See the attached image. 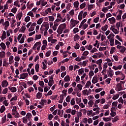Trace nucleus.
I'll return each instance as SVG.
<instances>
[{
  "label": "nucleus",
  "instance_id": "nucleus-1",
  "mask_svg": "<svg viewBox=\"0 0 126 126\" xmlns=\"http://www.w3.org/2000/svg\"><path fill=\"white\" fill-rule=\"evenodd\" d=\"M79 22V21H77L72 19L71 20V25H70L71 28H73V27H74L76 25H77Z\"/></svg>",
  "mask_w": 126,
  "mask_h": 126
},
{
  "label": "nucleus",
  "instance_id": "nucleus-2",
  "mask_svg": "<svg viewBox=\"0 0 126 126\" xmlns=\"http://www.w3.org/2000/svg\"><path fill=\"white\" fill-rule=\"evenodd\" d=\"M28 76V73H23L20 75V77L19 79H25L26 77Z\"/></svg>",
  "mask_w": 126,
  "mask_h": 126
},
{
  "label": "nucleus",
  "instance_id": "nucleus-3",
  "mask_svg": "<svg viewBox=\"0 0 126 126\" xmlns=\"http://www.w3.org/2000/svg\"><path fill=\"white\" fill-rule=\"evenodd\" d=\"M92 82V83H93L94 84H95V83H97V82H98V77H97V75H94Z\"/></svg>",
  "mask_w": 126,
  "mask_h": 126
},
{
  "label": "nucleus",
  "instance_id": "nucleus-4",
  "mask_svg": "<svg viewBox=\"0 0 126 126\" xmlns=\"http://www.w3.org/2000/svg\"><path fill=\"white\" fill-rule=\"evenodd\" d=\"M8 86V82L6 80H3L1 83L2 87H7Z\"/></svg>",
  "mask_w": 126,
  "mask_h": 126
},
{
  "label": "nucleus",
  "instance_id": "nucleus-5",
  "mask_svg": "<svg viewBox=\"0 0 126 126\" xmlns=\"http://www.w3.org/2000/svg\"><path fill=\"white\" fill-rule=\"evenodd\" d=\"M9 90H10L11 92H12L13 93H14V92H16L17 91V89H16L15 87H12L11 88L8 87V88Z\"/></svg>",
  "mask_w": 126,
  "mask_h": 126
},
{
  "label": "nucleus",
  "instance_id": "nucleus-6",
  "mask_svg": "<svg viewBox=\"0 0 126 126\" xmlns=\"http://www.w3.org/2000/svg\"><path fill=\"white\" fill-rule=\"evenodd\" d=\"M107 75L108 77H110L112 78L114 76V71H107Z\"/></svg>",
  "mask_w": 126,
  "mask_h": 126
},
{
  "label": "nucleus",
  "instance_id": "nucleus-7",
  "mask_svg": "<svg viewBox=\"0 0 126 126\" xmlns=\"http://www.w3.org/2000/svg\"><path fill=\"white\" fill-rule=\"evenodd\" d=\"M117 89H116V91L119 92V91H121V90H123V88H122V85H121V83H118L117 85Z\"/></svg>",
  "mask_w": 126,
  "mask_h": 126
},
{
  "label": "nucleus",
  "instance_id": "nucleus-8",
  "mask_svg": "<svg viewBox=\"0 0 126 126\" xmlns=\"http://www.w3.org/2000/svg\"><path fill=\"white\" fill-rule=\"evenodd\" d=\"M1 39L2 41H3L4 39H6V32L5 31H3L2 34V37H1Z\"/></svg>",
  "mask_w": 126,
  "mask_h": 126
},
{
  "label": "nucleus",
  "instance_id": "nucleus-9",
  "mask_svg": "<svg viewBox=\"0 0 126 126\" xmlns=\"http://www.w3.org/2000/svg\"><path fill=\"white\" fill-rule=\"evenodd\" d=\"M109 42L110 43V46L113 47L114 45H115V39H114V37H111V39L109 40Z\"/></svg>",
  "mask_w": 126,
  "mask_h": 126
},
{
  "label": "nucleus",
  "instance_id": "nucleus-10",
  "mask_svg": "<svg viewBox=\"0 0 126 126\" xmlns=\"http://www.w3.org/2000/svg\"><path fill=\"white\" fill-rule=\"evenodd\" d=\"M45 13L44 14L43 16H45V15L48 14L49 12V13H52V9L51 8H48L47 9L45 10Z\"/></svg>",
  "mask_w": 126,
  "mask_h": 126
},
{
  "label": "nucleus",
  "instance_id": "nucleus-11",
  "mask_svg": "<svg viewBox=\"0 0 126 126\" xmlns=\"http://www.w3.org/2000/svg\"><path fill=\"white\" fill-rule=\"evenodd\" d=\"M25 30H26V27H25V26H22L19 30V32H21V33H24Z\"/></svg>",
  "mask_w": 126,
  "mask_h": 126
},
{
  "label": "nucleus",
  "instance_id": "nucleus-12",
  "mask_svg": "<svg viewBox=\"0 0 126 126\" xmlns=\"http://www.w3.org/2000/svg\"><path fill=\"white\" fill-rule=\"evenodd\" d=\"M27 119H28L29 121H31V118H32V114L31 113H28L26 115Z\"/></svg>",
  "mask_w": 126,
  "mask_h": 126
},
{
  "label": "nucleus",
  "instance_id": "nucleus-13",
  "mask_svg": "<svg viewBox=\"0 0 126 126\" xmlns=\"http://www.w3.org/2000/svg\"><path fill=\"white\" fill-rule=\"evenodd\" d=\"M0 46L4 51H5V49H6V46H5V44H4V43L1 42L0 44Z\"/></svg>",
  "mask_w": 126,
  "mask_h": 126
},
{
  "label": "nucleus",
  "instance_id": "nucleus-14",
  "mask_svg": "<svg viewBox=\"0 0 126 126\" xmlns=\"http://www.w3.org/2000/svg\"><path fill=\"white\" fill-rule=\"evenodd\" d=\"M42 96L43 94L42 93L38 92L36 94V98H37V99H41Z\"/></svg>",
  "mask_w": 126,
  "mask_h": 126
},
{
  "label": "nucleus",
  "instance_id": "nucleus-15",
  "mask_svg": "<svg viewBox=\"0 0 126 126\" xmlns=\"http://www.w3.org/2000/svg\"><path fill=\"white\" fill-rule=\"evenodd\" d=\"M5 57V52L2 51L0 52V59H2Z\"/></svg>",
  "mask_w": 126,
  "mask_h": 126
},
{
  "label": "nucleus",
  "instance_id": "nucleus-16",
  "mask_svg": "<svg viewBox=\"0 0 126 126\" xmlns=\"http://www.w3.org/2000/svg\"><path fill=\"white\" fill-rule=\"evenodd\" d=\"M55 83L54 80H49L48 85L50 87H52L53 86V84Z\"/></svg>",
  "mask_w": 126,
  "mask_h": 126
},
{
  "label": "nucleus",
  "instance_id": "nucleus-17",
  "mask_svg": "<svg viewBox=\"0 0 126 126\" xmlns=\"http://www.w3.org/2000/svg\"><path fill=\"white\" fill-rule=\"evenodd\" d=\"M108 20L109 21H110V22H112V23H116V19L114 17H112V18L108 19Z\"/></svg>",
  "mask_w": 126,
  "mask_h": 126
},
{
  "label": "nucleus",
  "instance_id": "nucleus-18",
  "mask_svg": "<svg viewBox=\"0 0 126 126\" xmlns=\"http://www.w3.org/2000/svg\"><path fill=\"white\" fill-rule=\"evenodd\" d=\"M66 27V24H65V23H64L60 25L59 28H61V29L63 30V29H65Z\"/></svg>",
  "mask_w": 126,
  "mask_h": 126
},
{
  "label": "nucleus",
  "instance_id": "nucleus-19",
  "mask_svg": "<svg viewBox=\"0 0 126 126\" xmlns=\"http://www.w3.org/2000/svg\"><path fill=\"white\" fill-rule=\"evenodd\" d=\"M43 26L44 27H46L47 28H49V23H48L47 22H44L42 24L41 27H43Z\"/></svg>",
  "mask_w": 126,
  "mask_h": 126
},
{
  "label": "nucleus",
  "instance_id": "nucleus-20",
  "mask_svg": "<svg viewBox=\"0 0 126 126\" xmlns=\"http://www.w3.org/2000/svg\"><path fill=\"white\" fill-rule=\"evenodd\" d=\"M64 81H65V82H67L68 81H70V78L69 77V75L66 76L64 78Z\"/></svg>",
  "mask_w": 126,
  "mask_h": 126
},
{
  "label": "nucleus",
  "instance_id": "nucleus-21",
  "mask_svg": "<svg viewBox=\"0 0 126 126\" xmlns=\"http://www.w3.org/2000/svg\"><path fill=\"white\" fill-rule=\"evenodd\" d=\"M126 48L125 46H122L121 49L120 50V52L122 54H124L125 52H126Z\"/></svg>",
  "mask_w": 126,
  "mask_h": 126
},
{
  "label": "nucleus",
  "instance_id": "nucleus-22",
  "mask_svg": "<svg viewBox=\"0 0 126 126\" xmlns=\"http://www.w3.org/2000/svg\"><path fill=\"white\" fill-rule=\"evenodd\" d=\"M87 20L86 19H84L81 23L80 26H79V28H81V27H82V26H83V24H84L85 23V22H86Z\"/></svg>",
  "mask_w": 126,
  "mask_h": 126
},
{
  "label": "nucleus",
  "instance_id": "nucleus-23",
  "mask_svg": "<svg viewBox=\"0 0 126 126\" xmlns=\"http://www.w3.org/2000/svg\"><path fill=\"white\" fill-rule=\"evenodd\" d=\"M80 38V36H79L78 34H76L74 36V41H75V42H76V40H79Z\"/></svg>",
  "mask_w": 126,
  "mask_h": 126
},
{
  "label": "nucleus",
  "instance_id": "nucleus-24",
  "mask_svg": "<svg viewBox=\"0 0 126 126\" xmlns=\"http://www.w3.org/2000/svg\"><path fill=\"white\" fill-rule=\"evenodd\" d=\"M6 122V115H4V117L2 118V125L4 124Z\"/></svg>",
  "mask_w": 126,
  "mask_h": 126
},
{
  "label": "nucleus",
  "instance_id": "nucleus-25",
  "mask_svg": "<svg viewBox=\"0 0 126 126\" xmlns=\"http://www.w3.org/2000/svg\"><path fill=\"white\" fill-rule=\"evenodd\" d=\"M24 36L25 37H26V35H25L24 34L23 35V36L22 37L20 41H19V43L20 44H23V42H24V40H25V38L24 37Z\"/></svg>",
  "mask_w": 126,
  "mask_h": 126
},
{
  "label": "nucleus",
  "instance_id": "nucleus-26",
  "mask_svg": "<svg viewBox=\"0 0 126 126\" xmlns=\"http://www.w3.org/2000/svg\"><path fill=\"white\" fill-rule=\"evenodd\" d=\"M108 25H105L104 27H101V30H102V31H106L107 29H108Z\"/></svg>",
  "mask_w": 126,
  "mask_h": 126
},
{
  "label": "nucleus",
  "instance_id": "nucleus-27",
  "mask_svg": "<svg viewBox=\"0 0 126 126\" xmlns=\"http://www.w3.org/2000/svg\"><path fill=\"white\" fill-rule=\"evenodd\" d=\"M82 93L84 95H87L88 96L89 95V92H88V90H85L82 91Z\"/></svg>",
  "mask_w": 126,
  "mask_h": 126
},
{
  "label": "nucleus",
  "instance_id": "nucleus-28",
  "mask_svg": "<svg viewBox=\"0 0 126 126\" xmlns=\"http://www.w3.org/2000/svg\"><path fill=\"white\" fill-rule=\"evenodd\" d=\"M79 6V2L78 1H75L74 2V6L75 8H77Z\"/></svg>",
  "mask_w": 126,
  "mask_h": 126
},
{
  "label": "nucleus",
  "instance_id": "nucleus-29",
  "mask_svg": "<svg viewBox=\"0 0 126 126\" xmlns=\"http://www.w3.org/2000/svg\"><path fill=\"white\" fill-rule=\"evenodd\" d=\"M4 111H5V107L4 105H2L0 108V112L1 113H2L3 112H4Z\"/></svg>",
  "mask_w": 126,
  "mask_h": 126
},
{
  "label": "nucleus",
  "instance_id": "nucleus-30",
  "mask_svg": "<svg viewBox=\"0 0 126 126\" xmlns=\"http://www.w3.org/2000/svg\"><path fill=\"white\" fill-rule=\"evenodd\" d=\"M17 111L16 110V106L15 107V109H13L12 110V115H13V116H15V114H16Z\"/></svg>",
  "mask_w": 126,
  "mask_h": 126
},
{
  "label": "nucleus",
  "instance_id": "nucleus-31",
  "mask_svg": "<svg viewBox=\"0 0 126 126\" xmlns=\"http://www.w3.org/2000/svg\"><path fill=\"white\" fill-rule=\"evenodd\" d=\"M83 72H84V69L81 68L79 69V71H78L79 75H81V74H82Z\"/></svg>",
  "mask_w": 126,
  "mask_h": 126
},
{
  "label": "nucleus",
  "instance_id": "nucleus-32",
  "mask_svg": "<svg viewBox=\"0 0 126 126\" xmlns=\"http://www.w3.org/2000/svg\"><path fill=\"white\" fill-rule=\"evenodd\" d=\"M41 37H42V35H41V34H36L35 35V37L34 38V40H39V39H41Z\"/></svg>",
  "mask_w": 126,
  "mask_h": 126
},
{
  "label": "nucleus",
  "instance_id": "nucleus-33",
  "mask_svg": "<svg viewBox=\"0 0 126 126\" xmlns=\"http://www.w3.org/2000/svg\"><path fill=\"white\" fill-rule=\"evenodd\" d=\"M103 121H104V122H110V121H111L112 119H111V118H106V117H103Z\"/></svg>",
  "mask_w": 126,
  "mask_h": 126
},
{
  "label": "nucleus",
  "instance_id": "nucleus-34",
  "mask_svg": "<svg viewBox=\"0 0 126 126\" xmlns=\"http://www.w3.org/2000/svg\"><path fill=\"white\" fill-rule=\"evenodd\" d=\"M21 17H22V13H19L16 16V18H18L19 20H20Z\"/></svg>",
  "mask_w": 126,
  "mask_h": 126
},
{
  "label": "nucleus",
  "instance_id": "nucleus-35",
  "mask_svg": "<svg viewBox=\"0 0 126 126\" xmlns=\"http://www.w3.org/2000/svg\"><path fill=\"white\" fill-rule=\"evenodd\" d=\"M85 6H86V3H85V2H84L80 5V8H81V9H83V8H84Z\"/></svg>",
  "mask_w": 126,
  "mask_h": 126
},
{
  "label": "nucleus",
  "instance_id": "nucleus-36",
  "mask_svg": "<svg viewBox=\"0 0 126 126\" xmlns=\"http://www.w3.org/2000/svg\"><path fill=\"white\" fill-rule=\"evenodd\" d=\"M12 61H13V56H11L9 58V62L10 63V64H11V63H13Z\"/></svg>",
  "mask_w": 126,
  "mask_h": 126
},
{
  "label": "nucleus",
  "instance_id": "nucleus-37",
  "mask_svg": "<svg viewBox=\"0 0 126 126\" xmlns=\"http://www.w3.org/2000/svg\"><path fill=\"white\" fill-rule=\"evenodd\" d=\"M63 30H62V29H60V28H58V30L57 31V33H59L60 35L63 33Z\"/></svg>",
  "mask_w": 126,
  "mask_h": 126
},
{
  "label": "nucleus",
  "instance_id": "nucleus-38",
  "mask_svg": "<svg viewBox=\"0 0 126 126\" xmlns=\"http://www.w3.org/2000/svg\"><path fill=\"white\" fill-rule=\"evenodd\" d=\"M77 87L78 88V90H80V91L82 90L83 86L81 84H78Z\"/></svg>",
  "mask_w": 126,
  "mask_h": 126
},
{
  "label": "nucleus",
  "instance_id": "nucleus-39",
  "mask_svg": "<svg viewBox=\"0 0 126 126\" xmlns=\"http://www.w3.org/2000/svg\"><path fill=\"white\" fill-rule=\"evenodd\" d=\"M70 104L71 105H72V106L75 105V99H74V98H72V99L71 100Z\"/></svg>",
  "mask_w": 126,
  "mask_h": 126
},
{
  "label": "nucleus",
  "instance_id": "nucleus-40",
  "mask_svg": "<svg viewBox=\"0 0 126 126\" xmlns=\"http://www.w3.org/2000/svg\"><path fill=\"white\" fill-rule=\"evenodd\" d=\"M4 25H5V27L8 28V26H9V22H8V21H6Z\"/></svg>",
  "mask_w": 126,
  "mask_h": 126
},
{
  "label": "nucleus",
  "instance_id": "nucleus-41",
  "mask_svg": "<svg viewBox=\"0 0 126 126\" xmlns=\"http://www.w3.org/2000/svg\"><path fill=\"white\" fill-rule=\"evenodd\" d=\"M42 22H43V18H40L37 21V23L39 25H41L42 24Z\"/></svg>",
  "mask_w": 126,
  "mask_h": 126
},
{
  "label": "nucleus",
  "instance_id": "nucleus-42",
  "mask_svg": "<svg viewBox=\"0 0 126 126\" xmlns=\"http://www.w3.org/2000/svg\"><path fill=\"white\" fill-rule=\"evenodd\" d=\"M112 32H113L114 34H119V31H118V30H117V29H115V28H113Z\"/></svg>",
  "mask_w": 126,
  "mask_h": 126
},
{
  "label": "nucleus",
  "instance_id": "nucleus-43",
  "mask_svg": "<svg viewBox=\"0 0 126 126\" xmlns=\"http://www.w3.org/2000/svg\"><path fill=\"white\" fill-rule=\"evenodd\" d=\"M8 66V63H6V60H4L3 62V66Z\"/></svg>",
  "mask_w": 126,
  "mask_h": 126
},
{
  "label": "nucleus",
  "instance_id": "nucleus-44",
  "mask_svg": "<svg viewBox=\"0 0 126 126\" xmlns=\"http://www.w3.org/2000/svg\"><path fill=\"white\" fill-rule=\"evenodd\" d=\"M93 7H94V4H90L88 6V10L90 11L92 9V8H93Z\"/></svg>",
  "mask_w": 126,
  "mask_h": 126
},
{
  "label": "nucleus",
  "instance_id": "nucleus-45",
  "mask_svg": "<svg viewBox=\"0 0 126 126\" xmlns=\"http://www.w3.org/2000/svg\"><path fill=\"white\" fill-rule=\"evenodd\" d=\"M17 101V96H15L13 97H12L11 99L10 100V102H13V101Z\"/></svg>",
  "mask_w": 126,
  "mask_h": 126
},
{
  "label": "nucleus",
  "instance_id": "nucleus-46",
  "mask_svg": "<svg viewBox=\"0 0 126 126\" xmlns=\"http://www.w3.org/2000/svg\"><path fill=\"white\" fill-rule=\"evenodd\" d=\"M90 85H91V82L89 81L86 84L85 87H88V88H89V86H90Z\"/></svg>",
  "mask_w": 126,
  "mask_h": 126
},
{
  "label": "nucleus",
  "instance_id": "nucleus-47",
  "mask_svg": "<svg viewBox=\"0 0 126 126\" xmlns=\"http://www.w3.org/2000/svg\"><path fill=\"white\" fill-rule=\"evenodd\" d=\"M119 96H120V94H117L116 95H114L112 97V99L113 100H117V99H118V98H119Z\"/></svg>",
  "mask_w": 126,
  "mask_h": 126
},
{
  "label": "nucleus",
  "instance_id": "nucleus-48",
  "mask_svg": "<svg viewBox=\"0 0 126 126\" xmlns=\"http://www.w3.org/2000/svg\"><path fill=\"white\" fill-rule=\"evenodd\" d=\"M11 12H13V13H16V11H17V8L15 7L14 8L11 9Z\"/></svg>",
  "mask_w": 126,
  "mask_h": 126
},
{
  "label": "nucleus",
  "instance_id": "nucleus-49",
  "mask_svg": "<svg viewBox=\"0 0 126 126\" xmlns=\"http://www.w3.org/2000/svg\"><path fill=\"white\" fill-rule=\"evenodd\" d=\"M39 64L37 63L36 64H35V68L36 72H38L39 71Z\"/></svg>",
  "mask_w": 126,
  "mask_h": 126
},
{
  "label": "nucleus",
  "instance_id": "nucleus-50",
  "mask_svg": "<svg viewBox=\"0 0 126 126\" xmlns=\"http://www.w3.org/2000/svg\"><path fill=\"white\" fill-rule=\"evenodd\" d=\"M39 85L42 87V88H44V86H45V85L44 84V82L43 81H39Z\"/></svg>",
  "mask_w": 126,
  "mask_h": 126
},
{
  "label": "nucleus",
  "instance_id": "nucleus-51",
  "mask_svg": "<svg viewBox=\"0 0 126 126\" xmlns=\"http://www.w3.org/2000/svg\"><path fill=\"white\" fill-rule=\"evenodd\" d=\"M80 46L79 45V44L76 43V45L75 46H74V49H75V50H78V49H79Z\"/></svg>",
  "mask_w": 126,
  "mask_h": 126
},
{
  "label": "nucleus",
  "instance_id": "nucleus-52",
  "mask_svg": "<svg viewBox=\"0 0 126 126\" xmlns=\"http://www.w3.org/2000/svg\"><path fill=\"white\" fill-rule=\"evenodd\" d=\"M8 91V89H7V88H5L3 90L2 94H6Z\"/></svg>",
  "mask_w": 126,
  "mask_h": 126
},
{
  "label": "nucleus",
  "instance_id": "nucleus-53",
  "mask_svg": "<svg viewBox=\"0 0 126 126\" xmlns=\"http://www.w3.org/2000/svg\"><path fill=\"white\" fill-rule=\"evenodd\" d=\"M27 15H29V16H31V17H34V14H33V12L30 11L28 14Z\"/></svg>",
  "mask_w": 126,
  "mask_h": 126
},
{
  "label": "nucleus",
  "instance_id": "nucleus-54",
  "mask_svg": "<svg viewBox=\"0 0 126 126\" xmlns=\"http://www.w3.org/2000/svg\"><path fill=\"white\" fill-rule=\"evenodd\" d=\"M93 104H94V102H93V100H91L89 102L88 104L89 105L90 107H92Z\"/></svg>",
  "mask_w": 126,
  "mask_h": 126
},
{
  "label": "nucleus",
  "instance_id": "nucleus-55",
  "mask_svg": "<svg viewBox=\"0 0 126 126\" xmlns=\"http://www.w3.org/2000/svg\"><path fill=\"white\" fill-rule=\"evenodd\" d=\"M48 18L49 19V21H54V20H55V18H54V16H49Z\"/></svg>",
  "mask_w": 126,
  "mask_h": 126
},
{
  "label": "nucleus",
  "instance_id": "nucleus-56",
  "mask_svg": "<svg viewBox=\"0 0 126 126\" xmlns=\"http://www.w3.org/2000/svg\"><path fill=\"white\" fill-rule=\"evenodd\" d=\"M53 118H54V116L52 114H50L49 115L48 120L49 121H52V119H53Z\"/></svg>",
  "mask_w": 126,
  "mask_h": 126
},
{
  "label": "nucleus",
  "instance_id": "nucleus-57",
  "mask_svg": "<svg viewBox=\"0 0 126 126\" xmlns=\"http://www.w3.org/2000/svg\"><path fill=\"white\" fill-rule=\"evenodd\" d=\"M74 34H76V33H77V32H79V30H78V28H75L73 30Z\"/></svg>",
  "mask_w": 126,
  "mask_h": 126
},
{
  "label": "nucleus",
  "instance_id": "nucleus-58",
  "mask_svg": "<svg viewBox=\"0 0 126 126\" xmlns=\"http://www.w3.org/2000/svg\"><path fill=\"white\" fill-rule=\"evenodd\" d=\"M25 22H29L30 21V17L27 16L25 18Z\"/></svg>",
  "mask_w": 126,
  "mask_h": 126
},
{
  "label": "nucleus",
  "instance_id": "nucleus-59",
  "mask_svg": "<svg viewBox=\"0 0 126 126\" xmlns=\"http://www.w3.org/2000/svg\"><path fill=\"white\" fill-rule=\"evenodd\" d=\"M58 97V94L57 95H53V96H51L50 98L52 99V100H56V99H57Z\"/></svg>",
  "mask_w": 126,
  "mask_h": 126
},
{
  "label": "nucleus",
  "instance_id": "nucleus-60",
  "mask_svg": "<svg viewBox=\"0 0 126 126\" xmlns=\"http://www.w3.org/2000/svg\"><path fill=\"white\" fill-rule=\"evenodd\" d=\"M46 57H50L51 56V50L47 51L45 54Z\"/></svg>",
  "mask_w": 126,
  "mask_h": 126
},
{
  "label": "nucleus",
  "instance_id": "nucleus-61",
  "mask_svg": "<svg viewBox=\"0 0 126 126\" xmlns=\"http://www.w3.org/2000/svg\"><path fill=\"white\" fill-rule=\"evenodd\" d=\"M88 55H89V52L87 51H85L83 53L82 55L83 56H88Z\"/></svg>",
  "mask_w": 126,
  "mask_h": 126
},
{
  "label": "nucleus",
  "instance_id": "nucleus-62",
  "mask_svg": "<svg viewBox=\"0 0 126 126\" xmlns=\"http://www.w3.org/2000/svg\"><path fill=\"white\" fill-rule=\"evenodd\" d=\"M106 47H100L99 48V51H105L106 50Z\"/></svg>",
  "mask_w": 126,
  "mask_h": 126
},
{
  "label": "nucleus",
  "instance_id": "nucleus-63",
  "mask_svg": "<svg viewBox=\"0 0 126 126\" xmlns=\"http://www.w3.org/2000/svg\"><path fill=\"white\" fill-rule=\"evenodd\" d=\"M119 74H121V75H123V72H122V71H116L115 72V75H119Z\"/></svg>",
  "mask_w": 126,
  "mask_h": 126
},
{
  "label": "nucleus",
  "instance_id": "nucleus-64",
  "mask_svg": "<svg viewBox=\"0 0 126 126\" xmlns=\"http://www.w3.org/2000/svg\"><path fill=\"white\" fill-rule=\"evenodd\" d=\"M89 75L91 77L92 76H93V75H94V72L93 71H90V72H89Z\"/></svg>",
  "mask_w": 126,
  "mask_h": 126
}]
</instances>
